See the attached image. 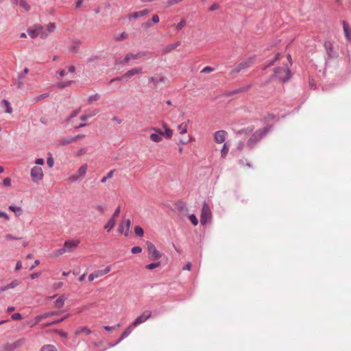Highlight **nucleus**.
Segmentation results:
<instances>
[{
	"label": "nucleus",
	"instance_id": "obj_41",
	"mask_svg": "<svg viewBox=\"0 0 351 351\" xmlns=\"http://www.w3.org/2000/svg\"><path fill=\"white\" fill-rule=\"evenodd\" d=\"M27 33L32 38H35L38 36V32L36 29L28 28Z\"/></svg>",
	"mask_w": 351,
	"mask_h": 351
},
{
	"label": "nucleus",
	"instance_id": "obj_57",
	"mask_svg": "<svg viewBox=\"0 0 351 351\" xmlns=\"http://www.w3.org/2000/svg\"><path fill=\"white\" fill-rule=\"evenodd\" d=\"M182 1L183 0H167V3L168 6H171V5L177 4Z\"/></svg>",
	"mask_w": 351,
	"mask_h": 351
},
{
	"label": "nucleus",
	"instance_id": "obj_16",
	"mask_svg": "<svg viewBox=\"0 0 351 351\" xmlns=\"http://www.w3.org/2000/svg\"><path fill=\"white\" fill-rule=\"evenodd\" d=\"M23 343V339H19L12 343H7L5 346L6 351H14L15 349L21 347Z\"/></svg>",
	"mask_w": 351,
	"mask_h": 351
},
{
	"label": "nucleus",
	"instance_id": "obj_58",
	"mask_svg": "<svg viewBox=\"0 0 351 351\" xmlns=\"http://www.w3.org/2000/svg\"><path fill=\"white\" fill-rule=\"evenodd\" d=\"M219 8V5L217 3H213L208 8L209 11H215Z\"/></svg>",
	"mask_w": 351,
	"mask_h": 351
},
{
	"label": "nucleus",
	"instance_id": "obj_60",
	"mask_svg": "<svg viewBox=\"0 0 351 351\" xmlns=\"http://www.w3.org/2000/svg\"><path fill=\"white\" fill-rule=\"evenodd\" d=\"M5 238L8 240H19V239H21L20 237H16L14 236H13L12 234H7L5 235Z\"/></svg>",
	"mask_w": 351,
	"mask_h": 351
},
{
	"label": "nucleus",
	"instance_id": "obj_44",
	"mask_svg": "<svg viewBox=\"0 0 351 351\" xmlns=\"http://www.w3.org/2000/svg\"><path fill=\"white\" fill-rule=\"evenodd\" d=\"M100 97H101V96L98 93L91 95L88 97V101H89V103H92L93 101L99 100L100 99Z\"/></svg>",
	"mask_w": 351,
	"mask_h": 351
},
{
	"label": "nucleus",
	"instance_id": "obj_8",
	"mask_svg": "<svg viewBox=\"0 0 351 351\" xmlns=\"http://www.w3.org/2000/svg\"><path fill=\"white\" fill-rule=\"evenodd\" d=\"M162 124L165 129L164 132L161 129L156 127H152L150 130L154 131L156 134L163 136L166 138H171L173 135V130L170 129L165 122H162Z\"/></svg>",
	"mask_w": 351,
	"mask_h": 351
},
{
	"label": "nucleus",
	"instance_id": "obj_13",
	"mask_svg": "<svg viewBox=\"0 0 351 351\" xmlns=\"http://www.w3.org/2000/svg\"><path fill=\"white\" fill-rule=\"evenodd\" d=\"M228 133L226 131L221 130L214 133V140L217 143H222L225 141Z\"/></svg>",
	"mask_w": 351,
	"mask_h": 351
},
{
	"label": "nucleus",
	"instance_id": "obj_40",
	"mask_svg": "<svg viewBox=\"0 0 351 351\" xmlns=\"http://www.w3.org/2000/svg\"><path fill=\"white\" fill-rule=\"evenodd\" d=\"M159 266H160V262H155V263H152L147 264L145 266V268L147 269H149V270H152V269H154L158 267Z\"/></svg>",
	"mask_w": 351,
	"mask_h": 351
},
{
	"label": "nucleus",
	"instance_id": "obj_31",
	"mask_svg": "<svg viewBox=\"0 0 351 351\" xmlns=\"http://www.w3.org/2000/svg\"><path fill=\"white\" fill-rule=\"evenodd\" d=\"M229 145L228 143H224L222 149H221V156L222 158H226V156L228 154V150H229Z\"/></svg>",
	"mask_w": 351,
	"mask_h": 351
},
{
	"label": "nucleus",
	"instance_id": "obj_61",
	"mask_svg": "<svg viewBox=\"0 0 351 351\" xmlns=\"http://www.w3.org/2000/svg\"><path fill=\"white\" fill-rule=\"evenodd\" d=\"M131 60L129 54L128 53L125 57L124 58V59L121 61L119 62L120 64H128L130 60Z\"/></svg>",
	"mask_w": 351,
	"mask_h": 351
},
{
	"label": "nucleus",
	"instance_id": "obj_33",
	"mask_svg": "<svg viewBox=\"0 0 351 351\" xmlns=\"http://www.w3.org/2000/svg\"><path fill=\"white\" fill-rule=\"evenodd\" d=\"M73 83H75V81L73 80H69L67 82H61L57 84V87L59 88H64Z\"/></svg>",
	"mask_w": 351,
	"mask_h": 351
},
{
	"label": "nucleus",
	"instance_id": "obj_56",
	"mask_svg": "<svg viewBox=\"0 0 351 351\" xmlns=\"http://www.w3.org/2000/svg\"><path fill=\"white\" fill-rule=\"evenodd\" d=\"M11 318L13 320H19L22 318V315L19 313H15L11 315Z\"/></svg>",
	"mask_w": 351,
	"mask_h": 351
},
{
	"label": "nucleus",
	"instance_id": "obj_39",
	"mask_svg": "<svg viewBox=\"0 0 351 351\" xmlns=\"http://www.w3.org/2000/svg\"><path fill=\"white\" fill-rule=\"evenodd\" d=\"M186 25V20L182 19L180 23L177 24H174L173 25L176 27L177 32H179L180 29L183 28V27Z\"/></svg>",
	"mask_w": 351,
	"mask_h": 351
},
{
	"label": "nucleus",
	"instance_id": "obj_29",
	"mask_svg": "<svg viewBox=\"0 0 351 351\" xmlns=\"http://www.w3.org/2000/svg\"><path fill=\"white\" fill-rule=\"evenodd\" d=\"M21 8L25 9V11L28 12L30 10L31 7L25 0H19L18 4Z\"/></svg>",
	"mask_w": 351,
	"mask_h": 351
},
{
	"label": "nucleus",
	"instance_id": "obj_45",
	"mask_svg": "<svg viewBox=\"0 0 351 351\" xmlns=\"http://www.w3.org/2000/svg\"><path fill=\"white\" fill-rule=\"evenodd\" d=\"M21 283V281L19 280H14L10 283L7 285V288L12 289L18 286Z\"/></svg>",
	"mask_w": 351,
	"mask_h": 351
},
{
	"label": "nucleus",
	"instance_id": "obj_10",
	"mask_svg": "<svg viewBox=\"0 0 351 351\" xmlns=\"http://www.w3.org/2000/svg\"><path fill=\"white\" fill-rule=\"evenodd\" d=\"M152 316V312L149 311H145L141 315L137 317L131 324L135 328L138 325L145 322Z\"/></svg>",
	"mask_w": 351,
	"mask_h": 351
},
{
	"label": "nucleus",
	"instance_id": "obj_64",
	"mask_svg": "<svg viewBox=\"0 0 351 351\" xmlns=\"http://www.w3.org/2000/svg\"><path fill=\"white\" fill-rule=\"evenodd\" d=\"M153 24H154V23H153L152 22V21L150 20V21H147L146 23H143V24L142 25V27H143V28H149V27H152V26H153Z\"/></svg>",
	"mask_w": 351,
	"mask_h": 351
},
{
	"label": "nucleus",
	"instance_id": "obj_30",
	"mask_svg": "<svg viewBox=\"0 0 351 351\" xmlns=\"http://www.w3.org/2000/svg\"><path fill=\"white\" fill-rule=\"evenodd\" d=\"M280 53H277L274 58L269 60V62L263 67V70H266L269 67L274 64V63L279 59Z\"/></svg>",
	"mask_w": 351,
	"mask_h": 351
},
{
	"label": "nucleus",
	"instance_id": "obj_63",
	"mask_svg": "<svg viewBox=\"0 0 351 351\" xmlns=\"http://www.w3.org/2000/svg\"><path fill=\"white\" fill-rule=\"evenodd\" d=\"M95 208L101 213L104 214L106 212L105 207L102 205H97Z\"/></svg>",
	"mask_w": 351,
	"mask_h": 351
},
{
	"label": "nucleus",
	"instance_id": "obj_18",
	"mask_svg": "<svg viewBox=\"0 0 351 351\" xmlns=\"http://www.w3.org/2000/svg\"><path fill=\"white\" fill-rule=\"evenodd\" d=\"M181 45L180 41H176L172 44L168 45L164 47L162 49V52L164 53H168L175 49L176 47H179Z\"/></svg>",
	"mask_w": 351,
	"mask_h": 351
},
{
	"label": "nucleus",
	"instance_id": "obj_55",
	"mask_svg": "<svg viewBox=\"0 0 351 351\" xmlns=\"http://www.w3.org/2000/svg\"><path fill=\"white\" fill-rule=\"evenodd\" d=\"M178 128L180 130V134H184L187 132L186 125H183V123L178 125Z\"/></svg>",
	"mask_w": 351,
	"mask_h": 351
},
{
	"label": "nucleus",
	"instance_id": "obj_36",
	"mask_svg": "<svg viewBox=\"0 0 351 351\" xmlns=\"http://www.w3.org/2000/svg\"><path fill=\"white\" fill-rule=\"evenodd\" d=\"M134 231L135 234L139 237H142L144 235V230L139 226H135Z\"/></svg>",
	"mask_w": 351,
	"mask_h": 351
},
{
	"label": "nucleus",
	"instance_id": "obj_27",
	"mask_svg": "<svg viewBox=\"0 0 351 351\" xmlns=\"http://www.w3.org/2000/svg\"><path fill=\"white\" fill-rule=\"evenodd\" d=\"M80 111H81V108H77V109H76V110H73V111L71 113V114H70V115H69V116L66 119V120H65L66 123H70V121H71V120L73 118H74V117H77V114L80 113Z\"/></svg>",
	"mask_w": 351,
	"mask_h": 351
},
{
	"label": "nucleus",
	"instance_id": "obj_38",
	"mask_svg": "<svg viewBox=\"0 0 351 351\" xmlns=\"http://www.w3.org/2000/svg\"><path fill=\"white\" fill-rule=\"evenodd\" d=\"M84 332L86 335H90L91 333L90 330L86 326L80 327L75 331V335H79L80 332Z\"/></svg>",
	"mask_w": 351,
	"mask_h": 351
},
{
	"label": "nucleus",
	"instance_id": "obj_32",
	"mask_svg": "<svg viewBox=\"0 0 351 351\" xmlns=\"http://www.w3.org/2000/svg\"><path fill=\"white\" fill-rule=\"evenodd\" d=\"M67 317H68V315L64 316L61 319L53 321L51 322L46 323V324H43V326H45V327H48V326H50L56 325V324L63 322Z\"/></svg>",
	"mask_w": 351,
	"mask_h": 351
},
{
	"label": "nucleus",
	"instance_id": "obj_4",
	"mask_svg": "<svg viewBox=\"0 0 351 351\" xmlns=\"http://www.w3.org/2000/svg\"><path fill=\"white\" fill-rule=\"evenodd\" d=\"M143 72L142 68H134L129 71H128L126 73H125L121 77H117L114 78H112L110 80V83H113L117 81H121V80H125L128 81V80L132 77V76L140 74Z\"/></svg>",
	"mask_w": 351,
	"mask_h": 351
},
{
	"label": "nucleus",
	"instance_id": "obj_14",
	"mask_svg": "<svg viewBox=\"0 0 351 351\" xmlns=\"http://www.w3.org/2000/svg\"><path fill=\"white\" fill-rule=\"evenodd\" d=\"M149 12L150 11L148 9H143L140 11H136L132 14H128V19L129 20H132V19L135 20V19H137L138 18H141V17H143V16L147 15Z\"/></svg>",
	"mask_w": 351,
	"mask_h": 351
},
{
	"label": "nucleus",
	"instance_id": "obj_12",
	"mask_svg": "<svg viewBox=\"0 0 351 351\" xmlns=\"http://www.w3.org/2000/svg\"><path fill=\"white\" fill-rule=\"evenodd\" d=\"M80 240H66L64 243V247L67 252H72L74 249L77 248L80 244Z\"/></svg>",
	"mask_w": 351,
	"mask_h": 351
},
{
	"label": "nucleus",
	"instance_id": "obj_5",
	"mask_svg": "<svg viewBox=\"0 0 351 351\" xmlns=\"http://www.w3.org/2000/svg\"><path fill=\"white\" fill-rule=\"evenodd\" d=\"M212 213L210 207L206 202H204L200 215V223L202 225H205L208 221L211 219Z\"/></svg>",
	"mask_w": 351,
	"mask_h": 351
},
{
	"label": "nucleus",
	"instance_id": "obj_28",
	"mask_svg": "<svg viewBox=\"0 0 351 351\" xmlns=\"http://www.w3.org/2000/svg\"><path fill=\"white\" fill-rule=\"evenodd\" d=\"M116 220L114 219H110L104 226V228L110 232L112 228L115 226Z\"/></svg>",
	"mask_w": 351,
	"mask_h": 351
},
{
	"label": "nucleus",
	"instance_id": "obj_9",
	"mask_svg": "<svg viewBox=\"0 0 351 351\" xmlns=\"http://www.w3.org/2000/svg\"><path fill=\"white\" fill-rule=\"evenodd\" d=\"M130 225V219L122 220L119 225L117 232L119 234H124L125 237L128 236Z\"/></svg>",
	"mask_w": 351,
	"mask_h": 351
},
{
	"label": "nucleus",
	"instance_id": "obj_26",
	"mask_svg": "<svg viewBox=\"0 0 351 351\" xmlns=\"http://www.w3.org/2000/svg\"><path fill=\"white\" fill-rule=\"evenodd\" d=\"M110 269H111V267L107 266L104 269L97 270V271H95V276H97L98 278L100 276H104L105 274L110 272Z\"/></svg>",
	"mask_w": 351,
	"mask_h": 351
},
{
	"label": "nucleus",
	"instance_id": "obj_48",
	"mask_svg": "<svg viewBox=\"0 0 351 351\" xmlns=\"http://www.w3.org/2000/svg\"><path fill=\"white\" fill-rule=\"evenodd\" d=\"M75 42L77 43V45L71 46L69 49L70 51L73 53H77L78 51L79 45L81 44V42L80 40H76Z\"/></svg>",
	"mask_w": 351,
	"mask_h": 351
},
{
	"label": "nucleus",
	"instance_id": "obj_49",
	"mask_svg": "<svg viewBox=\"0 0 351 351\" xmlns=\"http://www.w3.org/2000/svg\"><path fill=\"white\" fill-rule=\"evenodd\" d=\"M141 252H142V248L139 246H134V247H132V249H131V252L134 254L141 253Z\"/></svg>",
	"mask_w": 351,
	"mask_h": 351
},
{
	"label": "nucleus",
	"instance_id": "obj_46",
	"mask_svg": "<svg viewBox=\"0 0 351 351\" xmlns=\"http://www.w3.org/2000/svg\"><path fill=\"white\" fill-rule=\"evenodd\" d=\"M189 219L193 225L197 226L198 223V219L194 214H191L189 216Z\"/></svg>",
	"mask_w": 351,
	"mask_h": 351
},
{
	"label": "nucleus",
	"instance_id": "obj_6",
	"mask_svg": "<svg viewBox=\"0 0 351 351\" xmlns=\"http://www.w3.org/2000/svg\"><path fill=\"white\" fill-rule=\"evenodd\" d=\"M255 60V56L250 57L247 60L240 62L234 69L230 71V74H235L240 73L242 70L250 67Z\"/></svg>",
	"mask_w": 351,
	"mask_h": 351
},
{
	"label": "nucleus",
	"instance_id": "obj_22",
	"mask_svg": "<svg viewBox=\"0 0 351 351\" xmlns=\"http://www.w3.org/2000/svg\"><path fill=\"white\" fill-rule=\"evenodd\" d=\"M134 327L130 324L121 335V339L127 337L134 330Z\"/></svg>",
	"mask_w": 351,
	"mask_h": 351
},
{
	"label": "nucleus",
	"instance_id": "obj_3",
	"mask_svg": "<svg viewBox=\"0 0 351 351\" xmlns=\"http://www.w3.org/2000/svg\"><path fill=\"white\" fill-rule=\"evenodd\" d=\"M324 47L326 51V64H327L330 60L336 59L339 57L338 52L335 50L333 44L330 41H325L324 43Z\"/></svg>",
	"mask_w": 351,
	"mask_h": 351
},
{
	"label": "nucleus",
	"instance_id": "obj_53",
	"mask_svg": "<svg viewBox=\"0 0 351 351\" xmlns=\"http://www.w3.org/2000/svg\"><path fill=\"white\" fill-rule=\"evenodd\" d=\"M4 186H10L11 185V179L10 177H6L2 182Z\"/></svg>",
	"mask_w": 351,
	"mask_h": 351
},
{
	"label": "nucleus",
	"instance_id": "obj_21",
	"mask_svg": "<svg viewBox=\"0 0 351 351\" xmlns=\"http://www.w3.org/2000/svg\"><path fill=\"white\" fill-rule=\"evenodd\" d=\"M1 105L2 107H5V112L7 113H11L12 112V108L11 107V105L8 100L7 99H2L1 101Z\"/></svg>",
	"mask_w": 351,
	"mask_h": 351
},
{
	"label": "nucleus",
	"instance_id": "obj_52",
	"mask_svg": "<svg viewBox=\"0 0 351 351\" xmlns=\"http://www.w3.org/2000/svg\"><path fill=\"white\" fill-rule=\"evenodd\" d=\"M47 29L49 32H53L55 30V29H56V25L54 23H49L47 25Z\"/></svg>",
	"mask_w": 351,
	"mask_h": 351
},
{
	"label": "nucleus",
	"instance_id": "obj_54",
	"mask_svg": "<svg viewBox=\"0 0 351 351\" xmlns=\"http://www.w3.org/2000/svg\"><path fill=\"white\" fill-rule=\"evenodd\" d=\"M66 252H67L65 250V247H62L60 249H58V250H56L55 255L56 256H59V255H62V254H64Z\"/></svg>",
	"mask_w": 351,
	"mask_h": 351
},
{
	"label": "nucleus",
	"instance_id": "obj_23",
	"mask_svg": "<svg viewBox=\"0 0 351 351\" xmlns=\"http://www.w3.org/2000/svg\"><path fill=\"white\" fill-rule=\"evenodd\" d=\"M30 176H43L42 168L35 166L30 171Z\"/></svg>",
	"mask_w": 351,
	"mask_h": 351
},
{
	"label": "nucleus",
	"instance_id": "obj_50",
	"mask_svg": "<svg viewBox=\"0 0 351 351\" xmlns=\"http://www.w3.org/2000/svg\"><path fill=\"white\" fill-rule=\"evenodd\" d=\"M215 70L214 68L211 67V66H206L204 67L202 71H201V73H210V72H213V71Z\"/></svg>",
	"mask_w": 351,
	"mask_h": 351
},
{
	"label": "nucleus",
	"instance_id": "obj_17",
	"mask_svg": "<svg viewBox=\"0 0 351 351\" xmlns=\"http://www.w3.org/2000/svg\"><path fill=\"white\" fill-rule=\"evenodd\" d=\"M343 25V29L344 32L345 37L348 42L351 43V27L345 21H341Z\"/></svg>",
	"mask_w": 351,
	"mask_h": 351
},
{
	"label": "nucleus",
	"instance_id": "obj_15",
	"mask_svg": "<svg viewBox=\"0 0 351 351\" xmlns=\"http://www.w3.org/2000/svg\"><path fill=\"white\" fill-rule=\"evenodd\" d=\"M167 78L164 76L162 77H150L148 79L149 84H152L151 86L153 88H156L157 85L160 82H165Z\"/></svg>",
	"mask_w": 351,
	"mask_h": 351
},
{
	"label": "nucleus",
	"instance_id": "obj_42",
	"mask_svg": "<svg viewBox=\"0 0 351 351\" xmlns=\"http://www.w3.org/2000/svg\"><path fill=\"white\" fill-rule=\"evenodd\" d=\"M88 166L86 164L82 165L78 169V175L77 176H85L86 173Z\"/></svg>",
	"mask_w": 351,
	"mask_h": 351
},
{
	"label": "nucleus",
	"instance_id": "obj_19",
	"mask_svg": "<svg viewBox=\"0 0 351 351\" xmlns=\"http://www.w3.org/2000/svg\"><path fill=\"white\" fill-rule=\"evenodd\" d=\"M74 142L75 141H74L73 136H67L62 138L59 141V145H60V146H65V145H69V144H71L72 143H74Z\"/></svg>",
	"mask_w": 351,
	"mask_h": 351
},
{
	"label": "nucleus",
	"instance_id": "obj_20",
	"mask_svg": "<svg viewBox=\"0 0 351 351\" xmlns=\"http://www.w3.org/2000/svg\"><path fill=\"white\" fill-rule=\"evenodd\" d=\"M66 299L65 295H62L54 301V306L57 308H61L64 306Z\"/></svg>",
	"mask_w": 351,
	"mask_h": 351
},
{
	"label": "nucleus",
	"instance_id": "obj_11",
	"mask_svg": "<svg viewBox=\"0 0 351 351\" xmlns=\"http://www.w3.org/2000/svg\"><path fill=\"white\" fill-rule=\"evenodd\" d=\"M252 87V84H250L243 86H241L239 88L234 89L233 90L226 91L223 93V96L225 97H231L235 94L242 93L244 92H247Z\"/></svg>",
	"mask_w": 351,
	"mask_h": 351
},
{
	"label": "nucleus",
	"instance_id": "obj_37",
	"mask_svg": "<svg viewBox=\"0 0 351 351\" xmlns=\"http://www.w3.org/2000/svg\"><path fill=\"white\" fill-rule=\"evenodd\" d=\"M96 114H97V111L94 110L93 112H91V113H90L88 114H84L81 115L80 117V119L82 121H86L88 119L95 116Z\"/></svg>",
	"mask_w": 351,
	"mask_h": 351
},
{
	"label": "nucleus",
	"instance_id": "obj_59",
	"mask_svg": "<svg viewBox=\"0 0 351 351\" xmlns=\"http://www.w3.org/2000/svg\"><path fill=\"white\" fill-rule=\"evenodd\" d=\"M47 163L49 167H52L54 164V160L51 155L49 156L47 159Z\"/></svg>",
	"mask_w": 351,
	"mask_h": 351
},
{
	"label": "nucleus",
	"instance_id": "obj_7",
	"mask_svg": "<svg viewBox=\"0 0 351 351\" xmlns=\"http://www.w3.org/2000/svg\"><path fill=\"white\" fill-rule=\"evenodd\" d=\"M146 245L147 247V251L149 255V259L152 261H157L160 259L162 253L159 252L155 247V245L149 241L146 242Z\"/></svg>",
	"mask_w": 351,
	"mask_h": 351
},
{
	"label": "nucleus",
	"instance_id": "obj_24",
	"mask_svg": "<svg viewBox=\"0 0 351 351\" xmlns=\"http://www.w3.org/2000/svg\"><path fill=\"white\" fill-rule=\"evenodd\" d=\"M8 208L10 210L14 212L15 215L18 217L20 216L23 213L22 208L19 206L10 205Z\"/></svg>",
	"mask_w": 351,
	"mask_h": 351
},
{
	"label": "nucleus",
	"instance_id": "obj_62",
	"mask_svg": "<svg viewBox=\"0 0 351 351\" xmlns=\"http://www.w3.org/2000/svg\"><path fill=\"white\" fill-rule=\"evenodd\" d=\"M176 206H177V208L178 210L181 211L182 210L184 207H185V204L184 202H178L177 204H176Z\"/></svg>",
	"mask_w": 351,
	"mask_h": 351
},
{
	"label": "nucleus",
	"instance_id": "obj_47",
	"mask_svg": "<svg viewBox=\"0 0 351 351\" xmlns=\"http://www.w3.org/2000/svg\"><path fill=\"white\" fill-rule=\"evenodd\" d=\"M128 36V34L125 32H123L120 35L116 36L115 40L117 41H121L122 40L127 38Z\"/></svg>",
	"mask_w": 351,
	"mask_h": 351
},
{
	"label": "nucleus",
	"instance_id": "obj_2",
	"mask_svg": "<svg viewBox=\"0 0 351 351\" xmlns=\"http://www.w3.org/2000/svg\"><path fill=\"white\" fill-rule=\"evenodd\" d=\"M274 74L282 82H287L291 77V71L287 66L275 68Z\"/></svg>",
	"mask_w": 351,
	"mask_h": 351
},
{
	"label": "nucleus",
	"instance_id": "obj_35",
	"mask_svg": "<svg viewBox=\"0 0 351 351\" xmlns=\"http://www.w3.org/2000/svg\"><path fill=\"white\" fill-rule=\"evenodd\" d=\"M40 351H58V350L53 345L47 344V345H44L40 348Z\"/></svg>",
	"mask_w": 351,
	"mask_h": 351
},
{
	"label": "nucleus",
	"instance_id": "obj_1",
	"mask_svg": "<svg viewBox=\"0 0 351 351\" xmlns=\"http://www.w3.org/2000/svg\"><path fill=\"white\" fill-rule=\"evenodd\" d=\"M273 129L272 125H267L261 129L257 130L252 134L247 142V147L252 149L261 139H263Z\"/></svg>",
	"mask_w": 351,
	"mask_h": 351
},
{
	"label": "nucleus",
	"instance_id": "obj_25",
	"mask_svg": "<svg viewBox=\"0 0 351 351\" xmlns=\"http://www.w3.org/2000/svg\"><path fill=\"white\" fill-rule=\"evenodd\" d=\"M254 130V127L253 126H250V127H247L246 128H243L241 130H239L238 131H237V134H239V135H242V134H250L253 132Z\"/></svg>",
	"mask_w": 351,
	"mask_h": 351
},
{
	"label": "nucleus",
	"instance_id": "obj_43",
	"mask_svg": "<svg viewBox=\"0 0 351 351\" xmlns=\"http://www.w3.org/2000/svg\"><path fill=\"white\" fill-rule=\"evenodd\" d=\"M49 94L48 93H45L41 95H39L34 98V101L35 103L38 102L39 101L44 99L47 97H48Z\"/></svg>",
	"mask_w": 351,
	"mask_h": 351
},
{
	"label": "nucleus",
	"instance_id": "obj_34",
	"mask_svg": "<svg viewBox=\"0 0 351 351\" xmlns=\"http://www.w3.org/2000/svg\"><path fill=\"white\" fill-rule=\"evenodd\" d=\"M164 137L163 136L156 134H152L149 136V138L152 141L155 143H159L162 141V138Z\"/></svg>",
	"mask_w": 351,
	"mask_h": 351
},
{
	"label": "nucleus",
	"instance_id": "obj_51",
	"mask_svg": "<svg viewBox=\"0 0 351 351\" xmlns=\"http://www.w3.org/2000/svg\"><path fill=\"white\" fill-rule=\"evenodd\" d=\"M120 212H121V208H120V206H118L115 209V210H114V213H113V215H112V216L111 217L110 219H115L119 216V215L120 214Z\"/></svg>",
	"mask_w": 351,
	"mask_h": 351
}]
</instances>
